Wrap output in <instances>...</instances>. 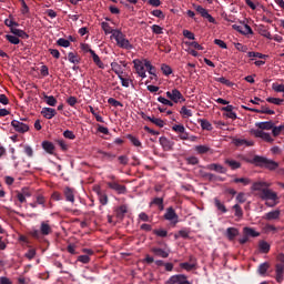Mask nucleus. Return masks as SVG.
Listing matches in <instances>:
<instances>
[{
    "mask_svg": "<svg viewBox=\"0 0 284 284\" xmlns=\"http://www.w3.org/2000/svg\"><path fill=\"white\" fill-rule=\"evenodd\" d=\"M159 143L162 145L164 152H172V150H174V141L168 139L166 136H160Z\"/></svg>",
    "mask_w": 284,
    "mask_h": 284,
    "instance_id": "ddd939ff",
    "label": "nucleus"
},
{
    "mask_svg": "<svg viewBox=\"0 0 284 284\" xmlns=\"http://www.w3.org/2000/svg\"><path fill=\"white\" fill-rule=\"evenodd\" d=\"M165 221H170L171 225H176L179 223V214H176V211L174 207H168L164 213Z\"/></svg>",
    "mask_w": 284,
    "mask_h": 284,
    "instance_id": "6e6552de",
    "label": "nucleus"
},
{
    "mask_svg": "<svg viewBox=\"0 0 284 284\" xmlns=\"http://www.w3.org/2000/svg\"><path fill=\"white\" fill-rule=\"evenodd\" d=\"M126 139L130 140V143H132V145H134V148H141L142 143H141V140H139V138H136L132 134H128Z\"/></svg>",
    "mask_w": 284,
    "mask_h": 284,
    "instance_id": "49530a36",
    "label": "nucleus"
},
{
    "mask_svg": "<svg viewBox=\"0 0 284 284\" xmlns=\"http://www.w3.org/2000/svg\"><path fill=\"white\" fill-rule=\"evenodd\" d=\"M270 187V183L267 182H254L251 186L252 192H261V194L264 193V190H267Z\"/></svg>",
    "mask_w": 284,
    "mask_h": 284,
    "instance_id": "dca6fc26",
    "label": "nucleus"
},
{
    "mask_svg": "<svg viewBox=\"0 0 284 284\" xmlns=\"http://www.w3.org/2000/svg\"><path fill=\"white\" fill-rule=\"evenodd\" d=\"M200 123H201L202 130H206L207 132H212L213 126H212V123H210V121H207L205 119H202V120H200Z\"/></svg>",
    "mask_w": 284,
    "mask_h": 284,
    "instance_id": "8fccbe9b",
    "label": "nucleus"
},
{
    "mask_svg": "<svg viewBox=\"0 0 284 284\" xmlns=\"http://www.w3.org/2000/svg\"><path fill=\"white\" fill-rule=\"evenodd\" d=\"M99 202L101 205H106L108 204V193L103 192L102 194L98 195Z\"/></svg>",
    "mask_w": 284,
    "mask_h": 284,
    "instance_id": "69168bd1",
    "label": "nucleus"
},
{
    "mask_svg": "<svg viewBox=\"0 0 284 284\" xmlns=\"http://www.w3.org/2000/svg\"><path fill=\"white\" fill-rule=\"evenodd\" d=\"M256 126L262 131L263 130H272V128H274V122H272V121L258 122V123H256Z\"/></svg>",
    "mask_w": 284,
    "mask_h": 284,
    "instance_id": "f704fd0d",
    "label": "nucleus"
},
{
    "mask_svg": "<svg viewBox=\"0 0 284 284\" xmlns=\"http://www.w3.org/2000/svg\"><path fill=\"white\" fill-rule=\"evenodd\" d=\"M30 236H32V239H41V236H43L41 234V231L39 229L32 227L29 232Z\"/></svg>",
    "mask_w": 284,
    "mask_h": 284,
    "instance_id": "bf43d9fd",
    "label": "nucleus"
},
{
    "mask_svg": "<svg viewBox=\"0 0 284 284\" xmlns=\"http://www.w3.org/2000/svg\"><path fill=\"white\" fill-rule=\"evenodd\" d=\"M144 65L149 74H151V77H156V68L152 65V62H150V60L144 59Z\"/></svg>",
    "mask_w": 284,
    "mask_h": 284,
    "instance_id": "7c9ffc66",
    "label": "nucleus"
},
{
    "mask_svg": "<svg viewBox=\"0 0 284 284\" xmlns=\"http://www.w3.org/2000/svg\"><path fill=\"white\" fill-rule=\"evenodd\" d=\"M151 205H158L160 212H163V210H165V206L163 205V197H154L151 201Z\"/></svg>",
    "mask_w": 284,
    "mask_h": 284,
    "instance_id": "a18cd8bd",
    "label": "nucleus"
},
{
    "mask_svg": "<svg viewBox=\"0 0 284 284\" xmlns=\"http://www.w3.org/2000/svg\"><path fill=\"white\" fill-rule=\"evenodd\" d=\"M91 258L89 255H79L77 258L78 263H82L83 265H88L90 263Z\"/></svg>",
    "mask_w": 284,
    "mask_h": 284,
    "instance_id": "052dcab7",
    "label": "nucleus"
},
{
    "mask_svg": "<svg viewBox=\"0 0 284 284\" xmlns=\"http://www.w3.org/2000/svg\"><path fill=\"white\" fill-rule=\"evenodd\" d=\"M247 57L250 59H254V58H257V59H268L270 55L263 54L261 52L248 51L247 52Z\"/></svg>",
    "mask_w": 284,
    "mask_h": 284,
    "instance_id": "de8ad7c7",
    "label": "nucleus"
},
{
    "mask_svg": "<svg viewBox=\"0 0 284 284\" xmlns=\"http://www.w3.org/2000/svg\"><path fill=\"white\" fill-rule=\"evenodd\" d=\"M283 280H284L283 264H276L275 265V281H276V283H283Z\"/></svg>",
    "mask_w": 284,
    "mask_h": 284,
    "instance_id": "aec40b11",
    "label": "nucleus"
},
{
    "mask_svg": "<svg viewBox=\"0 0 284 284\" xmlns=\"http://www.w3.org/2000/svg\"><path fill=\"white\" fill-rule=\"evenodd\" d=\"M57 145H59V148L62 150V152H68L69 146L68 143L65 142V140L63 139H58L55 140Z\"/></svg>",
    "mask_w": 284,
    "mask_h": 284,
    "instance_id": "603ef678",
    "label": "nucleus"
},
{
    "mask_svg": "<svg viewBox=\"0 0 284 284\" xmlns=\"http://www.w3.org/2000/svg\"><path fill=\"white\" fill-rule=\"evenodd\" d=\"M151 30H152L153 34H163V28L159 24H153L151 27Z\"/></svg>",
    "mask_w": 284,
    "mask_h": 284,
    "instance_id": "338daca9",
    "label": "nucleus"
},
{
    "mask_svg": "<svg viewBox=\"0 0 284 284\" xmlns=\"http://www.w3.org/2000/svg\"><path fill=\"white\" fill-rule=\"evenodd\" d=\"M89 52H90L95 65H98V68H100V70H105V64L103 63V61H101V58H99V54H97V52H94V50H92V49H89Z\"/></svg>",
    "mask_w": 284,
    "mask_h": 284,
    "instance_id": "6ab92c4d",
    "label": "nucleus"
},
{
    "mask_svg": "<svg viewBox=\"0 0 284 284\" xmlns=\"http://www.w3.org/2000/svg\"><path fill=\"white\" fill-rule=\"evenodd\" d=\"M266 101H267V103H273V105H281V103H283L284 100L281 98L270 97V98H266Z\"/></svg>",
    "mask_w": 284,
    "mask_h": 284,
    "instance_id": "e2e57ef3",
    "label": "nucleus"
},
{
    "mask_svg": "<svg viewBox=\"0 0 284 284\" xmlns=\"http://www.w3.org/2000/svg\"><path fill=\"white\" fill-rule=\"evenodd\" d=\"M159 103H162V105H169V108H173L174 106V102H172V100H168L164 97H159L158 98Z\"/></svg>",
    "mask_w": 284,
    "mask_h": 284,
    "instance_id": "6e6d98bb",
    "label": "nucleus"
},
{
    "mask_svg": "<svg viewBox=\"0 0 284 284\" xmlns=\"http://www.w3.org/2000/svg\"><path fill=\"white\" fill-rule=\"evenodd\" d=\"M253 163L257 168H265V170H271V172L278 169V162L261 155H255Z\"/></svg>",
    "mask_w": 284,
    "mask_h": 284,
    "instance_id": "7ed1b4c3",
    "label": "nucleus"
},
{
    "mask_svg": "<svg viewBox=\"0 0 284 284\" xmlns=\"http://www.w3.org/2000/svg\"><path fill=\"white\" fill-rule=\"evenodd\" d=\"M125 214H128V205L122 204L116 209V216L118 219H124Z\"/></svg>",
    "mask_w": 284,
    "mask_h": 284,
    "instance_id": "58836bf2",
    "label": "nucleus"
},
{
    "mask_svg": "<svg viewBox=\"0 0 284 284\" xmlns=\"http://www.w3.org/2000/svg\"><path fill=\"white\" fill-rule=\"evenodd\" d=\"M133 64H134L136 74L141 79H145L148 77V74L145 73V60L135 59L133 60Z\"/></svg>",
    "mask_w": 284,
    "mask_h": 284,
    "instance_id": "0eeeda50",
    "label": "nucleus"
},
{
    "mask_svg": "<svg viewBox=\"0 0 284 284\" xmlns=\"http://www.w3.org/2000/svg\"><path fill=\"white\" fill-rule=\"evenodd\" d=\"M206 170H210L211 172H216L217 174H227V168L219 163L207 164Z\"/></svg>",
    "mask_w": 284,
    "mask_h": 284,
    "instance_id": "4468645a",
    "label": "nucleus"
},
{
    "mask_svg": "<svg viewBox=\"0 0 284 284\" xmlns=\"http://www.w3.org/2000/svg\"><path fill=\"white\" fill-rule=\"evenodd\" d=\"M41 114L44 119H54V115L57 114V110L52 108L44 106L41 110Z\"/></svg>",
    "mask_w": 284,
    "mask_h": 284,
    "instance_id": "412c9836",
    "label": "nucleus"
},
{
    "mask_svg": "<svg viewBox=\"0 0 284 284\" xmlns=\"http://www.w3.org/2000/svg\"><path fill=\"white\" fill-rule=\"evenodd\" d=\"M194 151H195L197 154H207V152H211L212 149H211L209 145L200 144V145H195V146H194Z\"/></svg>",
    "mask_w": 284,
    "mask_h": 284,
    "instance_id": "473e14b6",
    "label": "nucleus"
},
{
    "mask_svg": "<svg viewBox=\"0 0 284 284\" xmlns=\"http://www.w3.org/2000/svg\"><path fill=\"white\" fill-rule=\"evenodd\" d=\"M190 229L183 227L174 235V239H190Z\"/></svg>",
    "mask_w": 284,
    "mask_h": 284,
    "instance_id": "c9c22d12",
    "label": "nucleus"
},
{
    "mask_svg": "<svg viewBox=\"0 0 284 284\" xmlns=\"http://www.w3.org/2000/svg\"><path fill=\"white\" fill-rule=\"evenodd\" d=\"M101 28H102L104 34H111V39L114 38V32L116 31V29H112V27H110V23L101 22Z\"/></svg>",
    "mask_w": 284,
    "mask_h": 284,
    "instance_id": "cd10ccee",
    "label": "nucleus"
},
{
    "mask_svg": "<svg viewBox=\"0 0 284 284\" xmlns=\"http://www.w3.org/2000/svg\"><path fill=\"white\" fill-rule=\"evenodd\" d=\"M166 284H192L187 281V275L185 274H176L172 275Z\"/></svg>",
    "mask_w": 284,
    "mask_h": 284,
    "instance_id": "9b49d317",
    "label": "nucleus"
},
{
    "mask_svg": "<svg viewBox=\"0 0 284 284\" xmlns=\"http://www.w3.org/2000/svg\"><path fill=\"white\" fill-rule=\"evenodd\" d=\"M171 130L173 132H176V134L179 135V139L181 141H189L190 140V133H187V131H185V126L183 124H174Z\"/></svg>",
    "mask_w": 284,
    "mask_h": 284,
    "instance_id": "423d86ee",
    "label": "nucleus"
},
{
    "mask_svg": "<svg viewBox=\"0 0 284 284\" xmlns=\"http://www.w3.org/2000/svg\"><path fill=\"white\" fill-rule=\"evenodd\" d=\"M120 79L121 84L123 88H130V83H132V80L129 78H123V75L118 77Z\"/></svg>",
    "mask_w": 284,
    "mask_h": 284,
    "instance_id": "0e129e2a",
    "label": "nucleus"
},
{
    "mask_svg": "<svg viewBox=\"0 0 284 284\" xmlns=\"http://www.w3.org/2000/svg\"><path fill=\"white\" fill-rule=\"evenodd\" d=\"M43 100L45 101L47 105H50L51 108L57 105V98H54V95L43 93Z\"/></svg>",
    "mask_w": 284,
    "mask_h": 284,
    "instance_id": "4c0bfd02",
    "label": "nucleus"
},
{
    "mask_svg": "<svg viewBox=\"0 0 284 284\" xmlns=\"http://www.w3.org/2000/svg\"><path fill=\"white\" fill-rule=\"evenodd\" d=\"M11 126L16 132H19V134H26L30 130V125L19 121V120H12Z\"/></svg>",
    "mask_w": 284,
    "mask_h": 284,
    "instance_id": "1a4fd4ad",
    "label": "nucleus"
},
{
    "mask_svg": "<svg viewBox=\"0 0 284 284\" xmlns=\"http://www.w3.org/2000/svg\"><path fill=\"white\" fill-rule=\"evenodd\" d=\"M153 234L155 236H159L160 239H165L168 236V231L164 229H156V230H153Z\"/></svg>",
    "mask_w": 284,
    "mask_h": 284,
    "instance_id": "5fc2aeb1",
    "label": "nucleus"
},
{
    "mask_svg": "<svg viewBox=\"0 0 284 284\" xmlns=\"http://www.w3.org/2000/svg\"><path fill=\"white\" fill-rule=\"evenodd\" d=\"M57 44L60 45V48H70V40L60 38L57 40Z\"/></svg>",
    "mask_w": 284,
    "mask_h": 284,
    "instance_id": "13d9d810",
    "label": "nucleus"
},
{
    "mask_svg": "<svg viewBox=\"0 0 284 284\" xmlns=\"http://www.w3.org/2000/svg\"><path fill=\"white\" fill-rule=\"evenodd\" d=\"M226 236H227L229 241H234V239H236V236H239V229H236V227L226 229Z\"/></svg>",
    "mask_w": 284,
    "mask_h": 284,
    "instance_id": "c756f323",
    "label": "nucleus"
},
{
    "mask_svg": "<svg viewBox=\"0 0 284 284\" xmlns=\"http://www.w3.org/2000/svg\"><path fill=\"white\" fill-rule=\"evenodd\" d=\"M140 116L144 121H150L151 123H153V125H156L158 128H165V121H163L161 118L150 116V115L145 114V112H141Z\"/></svg>",
    "mask_w": 284,
    "mask_h": 284,
    "instance_id": "f8f14e48",
    "label": "nucleus"
},
{
    "mask_svg": "<svg viewBox=\"0 0 284 284\" xmlns=\"http://www.w3.org/2000/svg\"><path fill=\"white\" fill-rule=\"evenodd\" d=\"M161 70L163 72L164 77H170V74H172V67H170L165 63L161 65Z\"/></svg>",
    "mask_w": 284,
    "mask_h": 284,
    "instance_id": "680f3d73",
    "label": "nucleus"
},
{
    "mask_svg": "<svg viewBox=\"0 0 284 284\" xmlns=\"http://www.w3.org/2000/svg\"><path fill=\"white\" fill-rule=\"evenodd\" d=\"M193 8L196 10V12H199V14H201V17H203V19H206L209 23H216V19H214V17H212V14H210L205 8L199 4H193Z\"/></svg>",
    "mask_w": 284,
    "mask_h": 284,
    "instance_id": "9d476101",
    "label": "nucleus"
},
{
    "mask_svg": "<svg viewBox=\"0 0 284 284\" xmlns=\"http://www.w3.org/2000/svg\"><path fill=\"white\" fill-rule=\"evenodd\" d=\"M231 183H242V185L247 186L252 183V180L250 178H234Z\"/></svg>",
    "mask_w": 284,
    "mask_h": 284,
    "instance_id": "c03bdc74",
    "label": "nucleus"
},
{
    "mask_svg": "<svg viewBox=\"0 0 284 284\" xmlns=\"http://www.w3.org/2000/svg\"><path fill=\"white\" fill-rule=\"evenodd\" d=\"M267 270H270V264L267 262H264V263L258 265L257 274L260 276H265L267 274Z\"/></svg>",
    "mask_w": 284,
    "mask_h": 284,
    "instance_id": "72a5a7b5",
    "label": "nucleus"
},
{
    "mask_svg": "<svg viewBox=\"0 0 284 284\" xmlns=\"http://www.w3.org/2000/svg\"><path fill=\"white\" fill-rule=\"evenodd\" d=\"M68 61L69 63H73V65H79V63H81V57H79V53L77 52H69Z\"/></svg>",
    "mask_w": 284,
    "mask_h": 284,
    "instance_id": "393cba45",
    "label": "nucleus"
},
{
    "mask_svg": "<svg viewBox=\"0 0 284 284\" xmlns=\"http://www.w3.org/2000/svg\"><path fill=\"white\" fill-rule=\"evenodd\" d=\"M181 270H185V272H192V270L196 268V263L182 262L180 263Z\"/></svg>",
    "mask_w": 284,
    "mask_h": 284,
    "instance_id": "a19ab883",
    "label": "nucleus"
},
{
    "mask_svg": "<svg viewBox=\"0 0 284 284\" xmlns=\"http://www.w3.org/2000/svg\"><path fill=\"white\" fill-rule=\"evenodd\" d=\"M258 196L262 201H266V207H276V205L281 203L278 193L272 191V189L270 187L267 190H264V193H260Z\"/></svg>",
    "mask_w": 284,
    "mask_h": 284,
    "instance_id": "f257e3e1",
    "label": "nucleus"
},
{
    "mask_svg": "<svg viewBox=\"0 0 284 284\" xmlns=\"http://www.w3.org/2000/svg\"><path fill=\"white\" fill-rule=\"evenodd\" d=\"M243 233L248 237L251 236L252 239H256L258 236H261V233L256 232V230L250 227V226H245L243 229Z\"/></svg>",
    "mask_w": 284,
    "mask_h": 284,
    "instance_id": "c85d7f7f",
    "label": "nucleus"
},
{
    "mask_svg": "<svg viewBox=\"0 0 284 284\" xmlns=\"http://www.w3.org/2000/svg\"><path fill=\"white\" fill-rule=\"evenodd\" d=\"M113 39L121 50H134V45L131 44L130 40L126 38L125 33L120 29H115L113 33Z\"/></svg>",
    "mask_w": 284,
    "mask_h": 284,
    "instance_id": "f03ea898",
    "label": "nucleus"
},
{
    "mask_svg": "<svg viewBox=\"0 0 284 284\" xmlns=\"http://www.w3.org/2000/svg\"><path fill=\"white\" fill-rule=\"evenodd\" d=\"M234 145H236L237 148H241V145H254L253 142H250L247 140H243V139H235L233 140Z\"/></svg>",
    "mask_w": 284,
    "mask_h": 284,
    "instance_id": "3c124183",
    "label": "nucleus"
},
{
    "mask_svg": "<svg viewBox=\"0 0 284 284\" xmlns=\"http://www.w3.org/2000/svg\"><path fill=\"white\" fill-rule=\"evenodd\" d=\"M106 185L110 187V190H114L116 194H126L128 192V187H125V185L119 184L118 182H108Z\"/></svg>",
    "mask_w": 284,
    "mask_h": 284,
    "instance_id": "2eb2a0df",
    "label": "nucleus"
},
{
    "mask_svg": "<svg viewBox=\"0 0 284 284\" xmlns=\"http://www.w3.org/2000/svg\"><path fill=\"white\" fill-rule=\"evenodd\" d=\"M40 234H42V236H50V234H52V227L50 226V221H42L40 223Z\"/></svg>",
    "mask_w": 284,
    "mask_h": 284,
    "instance_id": "f3484780",
    "label": "nucleus"
},
{
    "mask_svg": "<svg viewBox=\"0 0 284 284\" xmlns=\"http://www.w3.org/2000/svg\"><path fill=\"white\" fill-rule=\"evenodd\" d=\"M42 145V150H44V152H47V154H54V143L48 141V140H44L42 141L41 143Z\"/></svg>",
    "mask_w": 284,
    "mask_h": 284,
    "instance_id": "5701e85b",
    "label": "nucleus"
},
{
    "mask_svg": "<svg viewBox=\"0 0 284 284\" xmlns=\"http://www.w3.org/2000/svg\"><path fill=\"white\" fill-rule=\"evenodd\" d=\"M214 205L219 212H221L222 214H227V207L225 206V203L221 202L219 197L214 199Z\"/></svg>",
    "mask_w": 284,
    "mask_h": 284,
    "instance_id": "bb28decb",
    "label": "nucleus"
},
{
    "mask_svg": "<svg viewBox=\"0 0 284 284\" xmlns=\"http://www.w3.org/2000/svg\"><path fill=\"white\" fill-rule=\"evenodd\" d=\"M63 194H64L65 201H68L69 203H74V189L67 186L63 190Z\"/></svg>",
    "mask_w": 284,
    "mask_h": 284,
    "instance_id": "4be33fe9",
    "label": "nucleus"
},
{
    "mask_svg": "<svg viewBox=\"0 0 284 284\" xmlns=\"http://www.w3.org/2000/svg\"><path fill=\"white\" fill-rule=\"evenodd\" d=\"M224 163H225V165H229V168H231V170L241 169V162H239L236 160L226 159V160H224Z\"/></svg>",
    "mask_w": 284,
    "mask_h": 284,
    "instance_id": "2f4dec72",
    "label": "nucleus"
},
{
    "mask_svg": "<svg viewBox=\"0 0 284 284\" xmlns=\"http://www.w3.org/2000/svg\"><path fill=\"white\" fill-rule=\"evenodd\" d=\"M98 154H101L102 159H106V161H114V159H116V154L112 152H105L103 150H99Z\"/></svg>",
    "mask_w": 284,
    "mask_h": 284,
    "instance_id": "ea45409f",
    "label": "nucleus"
},
{
    "mask_svg": "<svg viewBox=\"0 0 284 284\" xmlns=\"http://www.w3.org/2000/svg\"><path fill=\"white\" fill-rule=\"evenodd\" d=\"M166 97L172 103H185V98L183 97V93L179 91V89L166 91Z\"/></svg>",
    "mask_w": 284,
    "mask_h": 284,
    "instance_id": "20e7f679",
    "label": "nucleus"
},
{
    "mask_svg": "<svg viewBox=\"0 0 284 284\" xmlns=\"http://www.w3.org/2000/svg\"><path fill=\"white\" fill-rule=\"evenodd\" d=\"M258 248L261 254H267L270 252V243L265 242V241H261L258 244Z\"/></svg>",
    "mask_w": 284,
    "mask_h": 284,
    "instance_id": "79ce46f5",
    "label": "nucleus"
},
{
    "mask_svg": "<svg viewBox=\"0 0 284 284\" xmlns=\"http://www.w3.org/2000/svg\"><path fill=\"white\" fill-rule=\"evenodd\" d=\"M36 203L38 204V205H41V207L43 209V210H45V196H43L42 194H39V195H37L36 196Z\"/></svg>",
    "mask_w": 284,
    "mask_h": 284,
    "instance_id": "4d7b16f0",
    "label": "nucleus"
},
{
    "mask_svg": "<svg viewBox=\"0 0 284 284\" xmlns=\"http://www.w3.org/2000/svg\"><path fill=\"white\" fill-rule=\"evenodd\" d=\"M264 219L266 221H277V219H281V210H274L264 215Z\"/></svg>",
    "mask_w": 284,
    "mask_h": 284,
    "instance_id": "b1692460",
    "label": "nucleus"
},
{
    "mask_svg": "<svg viewBox=\"0 0 284 284\" xmlns=\"http://www.w3.org/2000/svg\"><path fill=\"white\" fill-rule=\"evenodd\" d=\"M180 114H182L183 119H190L192 116V110L187 109V106H182Z\"/></svg>",
    "mask_w": 284,
    "mask_h": 284,
    "instance_id": "864d4df0",
    "label": "nucleus"
},
{
    "mask_svg": "<svg viewBox=\"0 0 284 284\" xmlns=\"http://www.w3.org/2000/svg\"><path fill=\"white\" fill-rule=\"evenodd\" d=\"M272 90H274V92H284V84L273 83Z\"/></svg>",
    "mask_w": 284,
    "mask_h": 284,
    "instance_id": "774afa93",
    "label": "nucleus"
},
{
    "mask_svg": "<svg viewBox=\"0 0 284 284\" xmlns=\"http://www.w3.org/2000/svg\"><path fill=\"white\" fill-rule=\"evenodd\" d=\"M151 252L159 256L160 258H168L170 256V250L161 248V247H152Z\"/></svg>",
    "mask_w": 284,
    "mask_h": 284,
    "instance_id": "a211bd4d",
    "label": "nucleus"
},
{
    "mask_svg": "<svg viewBox=\"0 0 284 284\" xmlns=\"http://www.w3.org/2000/svg\"><path fill=\"white\" fill-rule=\"evenodd\" d=\"M4 39L9 41L12 45H19L21 43V40L16 34H6Z\"/></svg>",
    "mask_w": 284,
    "mask_h": 284,
    "instance_id": "e433bc0d",
    "label": "nucleus"
},
{
    "mask_svg": "<svg viewBox=\"0 0 284 284\" xmlns=\"http://www.w3.org/2000/svg\"><path fill=\"white\" fill-rule=\"evenodd\" d=\"M251 134H253L255 139H262L266 143H274V139H272V135L261 129H252Z\"/></svg>",
    "mask_w": 284,
    "mask_h": 284,
    "instance_id": "39448f33",
    "label": "nucleus"
},
{
    "mask_svg": "<svg viewBox=\"0 0 284 284\" xmlns=\"http://www.w3.org/2000/svg\"><path fill=\"white\" fill-rule=\"evenodd\" d=\"M11 34H14L18 39H30V34L22 29H11Z\"/></svg>",
    "mask_w": 284,
    "mask_h": 284,
    "instance_id": "a878e982",
    "label": "nucleus"
},
{
    "mask_svg": "<svg viewBox=\"0 0 284 284\" xmlns=\"http://www.w3.org/2000/svg\"><path fill=\"white\" fill-rule=\"evenodd\" d=\"M232 210H234V216H236V219H243V207H241L240 204H234Z\"/></svg>",
    "mask_w": 284,
    "mask_h": 284,
    "instance_id": "09e8293b",
    "label": "nucleus"
},
{
    "mask_svg": "<svg viewBox=\"0 0 284 284\" xmlns=\"http://www.w3.org/2000/svg\"><path fill=\"white\" fill-rule=\"evenodd\" d=\"M111 70L118 75V78L123 75L121 64L118 62L111 63Z\"/></svg>",
    "mask_w": 284,
    "mask_h": 284,
    "instance_id": "37998d69",
    "label": "nucleus"
}]
</instances>
